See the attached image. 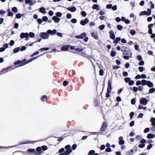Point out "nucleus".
Wrapping results in <instances>:
<instances>
[{
    "label": "nucleus",
    "instance_id": "f257e3e1",
    "mask_svg": "<svg viewBox=\"0 0 155 155\" xmlns=\"http://www.w3.org/2000/svg\"><path fill=\"white\" fill-rule=\"evenodd\" d=\"M121 50L124 54L125 55L123 56V58L125 60H128L129 58L132 57V53L129 49L124 46H122Z\"/></svg>",
    "mask_w": 155,
    "mask_h": 155
},
{
    "label": "nucleus",
    "instance_id": "f03ea898",
    "mask_svg": "<svg viewBox=\"0 0 155 155\" xmlns=\"http://www.w3.org/2000/svg\"><path fill=\"white\" fill-rule=\"evenodd\" d=\"M40 37L43 39H48L49 37V34L47 32H43L40 33Z\"/></svg>",
    "mask_w": 155,
    "mask_h": 155
},
{
    "label": "nucleus",
    "instance_id": "7ed1b4c3",
    "mask_svg": "<svg viewBox=\"0 0 155 155\" xmlns=\"http://www.w3.org/2000/svg\"><path fill=\"white\" fill-rule=\"evenodd\" d=\"M29 36V34L27 32L24 33L22 32L20 34V38L21 39H23L24 38H25V41H28L29 39L28 38V37Z\"/></svg>",
    "mask_w": 155,
    "mask_h": 155
},
{
    "label": "nucleus",
    "instance_id": "20e7f679",
    "mask_svg": "<svg viewBox=\"0 0 155 155\" xmlns=\"http://www.w3.org/2000/svg\"><path fill=\"white\" fill-rule=\"evenodd\" d=\"M107 126V123L105 121L103 122L102 124L100 130L102 131H104L106 129Z\"/></svg>",
    "mask_w": 155,
    "mask_h": 155
},
{
    "label": "nucleus",
    "instance_id": "39448f33",
    "mask_svg": "<svg viewBox=\"0 0 155 155\" xmlns=\"http://www.w3.org/2000/svg\"><path fill=\"white\" fill-rule=\"evenodd\" d=\"M140 102L141 104L145 105L148 103L147 100L145 98H141L140 100Z\"/></svg>",
    "mask_w": 155,
    "mask_h": 155
},
{
    "label": "nucleus",
    "instance_id": "423d86ee",
    "mask_svg": "<svg viewBox=\"0 0 155 155\" xmlns=\"http://www.w3.org/2000/svg\"><path fill=\"white\" fill-rule=\"evenodd\" d=\"M146 142V140L144 139H142L140 141V143H141V144H139L138 145V147L140 148H143L145 146V144H144V143H145Z\"/></svg>",
    "mask_w": 155,
    "mask_h": 155
},
{
    "label": "nucleus",
    "instance_id": "0eeeda50",
    "mask_svg": "<svg viewBox=\"0 0 155 155\" xmlns=\"http://www.w3.org/2000/svg\"><path fill=\"white\" fill-rule=\"evenodd\" d=\"M86 33L83 32L80 35H76L75 38L78 39H82L86 36Z\"/></svg>",
    "mask_w": 155,
    "mask_h": 155
},
{
    "label": "nucleus",
    "instance_id": "6e6552de",
    "mask_svg": "<svg viewBox=\"0 0 155 155\" xmlns=\"http://www.w3.org/2000/svg\"><path fill=\"white\" fill-rule=\"evenodd\" d=\"M42 153L41 147H38L36 149L35 154V155H40Z\"/></svg>",
    "mask_w": 155,
    "mask_h": 155
},
{
    "label": "nucleus",
    "instance_id": "1a4fd4ad",
    "mask_svg": "<svg viewBox=\"0 0 155 155\" xmlns=\"http://www.w3.org/2000/svg\"><path fill=\"white\" fill-rule=\"evenodd\" d=\"M26 62H22V61H21L20 60H18L17 61H15L14 62V64L16 65L18 64H19V66H21L23 65H24L26 64H25Z\"/></svg>",
    "mask_w": 155,
    "mask_h": 155
},
{
    "label": "nucleus",
    "instance_id": "9d476101",
    "mask_svg": "<svg viewBox=\"0 0 155 155\" xmlns=\"http://www.w3.org/2000/svg\"><path fill=\"white\" fill-rule=\"evenodd\" d=\"M122 136H120L119 138V144L120 145H123L124 143V141L123 140Z\"/></svg>",
    "mask_w": 155,
    "mask_h": 155
},
{
    "label": "nucleus",
    "instance_id": "9b49d317",
    "mask_svg": "<svg viewBox=\"0 0 155 155\" xmlns=\"http://www.w3.org/2000/svg\"><path fill=\"white\" fill-rule=\"evenodd\" d=\"M47 32L48 34L53 35L57 33V30L56 29H54L52 30H48L47 31Z\"/></svg>",
    "mask_w": 155,
    "mask_h": 155
},
{
    "label": "nucleus",
    "instance_id": "f8f14e48",
    "mask_svg": "<svg viewBox=\"0 0 155 155\" xmlns=\"http://www.w3.org/2000/svg\"><path fill=\"white\" fill-rule=\"evenodd\" d=\"M109 33L110 38L112 39H114L115 38V36L114 32L110 30L109 31Z\"/></svg>",
    "mask_w": 155,
    "mask_h": 155
},
{
    "label": "nucleus",
    "instance_id": "ddd939ff",
    "mask_svg": "<svg viewBox=\"0 0 155 155\" xmlns=\"http://www.w3.org/2000/svg\"><path fill=\"white\" fill-rule=\"evenodd\" d=\"M89 20L87 18H85L84 20H82L80 21V24L82 25H85L87 23H88Z\"/></svg>",
    "mask_w": 155,
    "mask_h": 155
},
{
    "label": "nucleus",
    "instance_id": "4468645a",
    "mask_svg": "<svg viewBox=\"0 0 155 155\" xmlns=\"http://www.w3.org/2000/svg\"><path fill=\"white\" fill-rule=\"evenodd\" d=\"M112 89L111 87V83L110 80H109L108 82V87L107 89V91H111Z\"/></svg>",
    "mask_w": 155,
    "mask_h": 155
},
{
    "label": "nucleus",
    "instance_id": "2eb2a0df",
    "mask_svg": "<svg viewBox=\"0 0 155 155\" xmlns=\"http://www.w3.org/2000/svg\"><path fill=\"white\" fill-rule=\"evenodd\" d=\"M52 19L56 23H58L59 22L60 20V18H58L56 16H53L52 18Z\"/></svg>",
    "mask_w": 155,
    "mask_h": 155
},
{
    "label": "nucleus",
    "instance_id": "dca6fc26",
    "mask_svg": "<svg viewBox=\"0 0 155 155\" xmlns=\"http://www.w3.org/2000/svg\"><path fill=\"white\" fill-rule=\"evenodd\" d=\"M65 148L66 150L63 153H61L59 155H68V145H66Z\"/></svg>",
    "mask_w": 155,
    "mask_h": 155
},
{
    "label": "nucleus",
    "instance_id": "f3484780",
    "mask_svg": "<svg viewBox=\"0 0 155 155\" xmlns=\"http://www.w3.org/2000/svg\"><path fill=\"white\" fill-rule=\"evenodd\" d=\"M91 35L94 39H98V37L97 33L92 32L91 33Z\"/></svg>",
    "mask_w": 155,
    "mask_h": 155
},
{
    "label": "nucleus",
    "instance_id": "a211bd4d",
    "mask_svg": "<svg viewBox=\"0 0 155 155\" xmlns=\"http://www.w3.org/2000/svg\"><path fill=\"white\" fill-rule=\"evenodd\" d=\"M39 11L43 14H45L46 12L45 9L44 7L40 8L39 9Z\"/></svg>",
    "mask_w": 155,
    "mask_h": 155
},
{
    "label": "nucleus",
    "instance_id": "6ab92c4d",
    "mask_svg": "<svg viewBox=\"0 0 155 155\" xmlns=\"http://www.w3.org/2000/svg\"><path fill=\"white\" fill-rule=\"evenodd\" d=\"M121 40L120 38L119 37H118L116 38L115 40L113 41V43L114 44L116 45L117 43H118Z\"/></svg>",
    "mask_w": 155,
    "mask_h": 155
},
{
    "label": "nucleus",
    "instance_id": "aec40b11",
    "mask_svg": "<svg viewBox=\"0 0 155 155\" xmlns=\"http://www.w3.org/2000/svg\"><path fill=\"white\" fill-rule=\"evenodd\" d=\"M92 8L94 9H96L97 11H98L99 10V5L97 4H95L93 5Z\"/></svg>",
    "mask_w": 155,
    "mask_h": 155
},
{
    "label": "nucleus",
    "instance_id": "412c9836",
    "mask_svg": "<svg viewBox=\"0 0 155 155\" xmlns=\"http://www.w3.org/2000/svg\"><path fill=\"white\" fill-rule=\"evenodd\" d=\"M68 9L69 11L72 12H74L76 11V8L75 7L73 6L72 7L68 8Z\"/></svg>",
    "mask_w": 155,
    "mask_h": 155
},
{
    "label": "nucleus",
    "instance_id": "4be33fe9",
    "mask_svg": "<svg viewBox=\"0 0 155 155\" xmlns=\"http://www.w3.org/2000/svg\"><path fill=\"white\" fill-rule=\"evenodd\" d=\"M62 51H67L68 50V45H65L62 47L61 49Z\"/></svg>",
    "mask_w": 155,
    "mask_h": 155
},
{
    "label": "nucleus",
    "instance_id": "5701e85b",
    "mask_svg": "<svg viewBox=\"0 0 155 155\" xmlns=\"http://www.w3.org/2000/svg\"><path fill=\"white\" fill-rule=\"evenodd\" d=\"M147 85L149 87H152L153 86V83L149 81H147Z\"/></svg>",
    "mask_w": 155,
    "mask_h": 155
},
{
    "label": "nucleus",
    "instance_id": "b1692460",
    "mask_svg": "<svg viewBox=\"0 0 155 155\" xmlns=\"http://www.w3.org/2000/svg\"><path fill=\"white\" fill-rule=\"evenodd\" d=\"M38 141H39L38 140V141H28L27 142L25 141H23L22 142L20 143V144L21 145V144H27V143H31V142H36Z\"/></svg>",
    "mask_w": 155,
    "mask_h": 155
},
{
    "label": "nucleus",
    "instance_id": "393cba45",
    "mask_svg": "<svg viewBox=\"0 0 155 155\" xmlns=\"http://www.w3.org/2000/svg\"><path fill=\"white\" fill-rule=\"evenodd\" d=\"M154 137L155 135L152 134H149L147 136V138L149 139L153 138Z\"/></svg>",
    "mask_w": 155,
    "mask_h": 155
},
{
    "label": "nucleus",
    "instance_id": "a878e982",
    "mask_svg": "<svg viewBox=\"0 0 155 155\" xmlns=\"http://www.w3.org/2000/svg\"><path fill=\"white\" fill-rule=\"evenodd\" d=\"M27 151L28 152L32 153H34V154H35V149H31V148H30L28 149L27 150Z\"/></svg>",
    "mask_w": 155,
    "mask_h": 155
},
{
    "label": "nucleus",
    "instance_id": "bb28decb",
    "mask_svg": "<svg viewBox=\"0 0 155 155\" xmlns=\"http://www.w3.org/2000/svg\"><path fill=\"white\" fill-rule=\"evenodd\" d=\"M148 13L146 11H143L140 12L139 14L140 16L147 15Z\"/></svg>",
    "mask_w": 155,
    "mask_h": 155
},
{
    "label": "nucleus",
    "instance_id": "cd10ccee",
    "mask_svg": "<svg viewBox=\"0 0 155 155\" xmlns=\"http://www.w3.org/2000/svg\"><path fill=\"white\" fill-rule=\"evenodd\" d=\"M83 50L84 48H77L75 49V50L78 52H81L83 51Z\"/></svg>",
    "mask_w": 155,
    "mask_h": 155
},
{
    "label": "nucleus",
    "instance_id": "c85d7f7f",
    "mask_svg": "<svg viewBox=\"0 0 155 155\" xmlns=\"http://www.w3.org/2000/svg\"><path fill=\"white\" fill-rule=\"evenodd\" d=\"M147 81L144 79H143L141 81V84L143 86H144L146 85H147Z\"/></svg>",
    "mask_w": 155,
    "mask_h": 155
},
{
    "label": "nucleus",
    "instance_id": "c756f323",
    "mask_svg": "<svg viewBox=\"0 0 155 155\" xmlns=\"http://www.w3.org/2000/svg\"><path fill=\"white\" fill-rule=\"evenodd\" d=\"M20 50V48L19 47L16 48H14L13 50V52L16 53L18 52Z\"/></svg>",
    "mask_w": 155,
    "mask_h": 155
},
{
    "label": "nucleus",
    "instance_id": "7c9ffc66",
    "mask_svg": "<svg viewBox=\"0 0 155 155\" xmlns=\"http://www.w3.org/2000/svg\"><path fill=\"white\" fill-rule=\"evenodd\" d=\"M134 150H133L131 149L129 150L128 152H126V154L128 155L129 154V155H133V154H131V153H133V152Z\"/></svg>",
    "mask_w": 155,
    "mask_h": 155
},
{
    "label": "nucleus",
    "instance_id": "2f4dec72",
    "mask_svg": "<svg viewBox=\"0 0 155 155\" xmlns=\"http://www.w3.org/2000/svg\"><path fill=\"white\" fill-rule=\"evenodd\" d=\"M12 11L16 13L18 12V10L17 7H13L12 9Z\"/></svg>",
    "mask_w": 155,
    "mask_h": 155
},
{
    "label": "nucleus",
    "instance_id": "473e14b6",
    "mask_svg": "<svg viewBox=\"0 0 155 155\" xmlns=\"http://www.w3.org/2000/svg\"><path fill=\"white\" fill-rule=\"evenodd\" d=\"M155 91V88H152L149 89V92L150 93H153Z\"/></svg>",
    "mask_w": 155,
    "mask_h": 155
},
{
    "label": "nucleus",
    "instance_id": "72a5a7b5",
    "mask_svg": "<svg viewBox=\"0 0 155 155\" xmlns=\"http://www.w3.org/2000/svg\"><path fill=\"white\" fill-rule=\"evenodd\" d=\"M111 91H107L106 94V97L107 98L109 97L110 96V94L111 93Z\"/></svg>",
    "mask_w": 155,
    "mask_h": 155
},
{
    "label": "nucleus",
    "instance_id": "f704fd0d",
    "mask_svg": "<svg viewBox=\"0 0 155 155\" xmlns=\"http://www.w3.org/2000/svg\"><path fill=\"white\" fill-rule=\"evenodd\" d=\"M95 153V151L94 150H90L88 153L89 155H93Z\"/></svg>",
    "mask_w": 155,
    "mask_h": 155
},
{
    "label": "nucleus",
    "instance_id": "c9c22d12",
    "mask_svg": "<svg viewBox=\"0 0 155 155\" xmlns=\"http://www.w3.org/2000/svg\"><path fill=\"white\" fill-rule=\"evenodd\" d=\"M130 80V78L129 77L125 78H124V81L126 83L129 82Z\"/></svg>",
    "mask_w": 155,
    "mask_h": 155
},
{
    "label": "nucleus",
    "instance_id": "e433bc0d",
    "mask_svg": "<svg viewBox=\"0 0 155 155\" xmlns=\"http://www.w3.org/2000/svg\"><path fill=\"white\" fill-rule=\"evenodd\" d=\"M136 98H132L131 101V102L132 104H134L136 102Z\"/></svg>",
    "mask_w": 155,
    "mask_h": 155
},
{
    "label": "nucleus",
    "instance_id": "4c0bfd02",
    "mask_svg": "<svg viewBox=\"0 0 155 155\" xmlns=\"http://www.w3.org/2000/svg\"><path fill=\"white\" fill-rule=\"evenodd\" d=\"M116 52L114 51H112L110 52V55L111 56L114 57L116 55Z\"/></svg>",
    "mask_w": 155,
    "mask_h": 155
},
{
    "label": "nucleus",
    "instance_id": "58836bf2",
    "mask_svg": "<svg viewBox=\"0 0 155 155\" xmlns=\"http://www.w3.org/2000/svg\"><path fill=\"white\" fill-rule=\"evenodd\" d=\"M28 34L30 37L31 38L34 37L35 36V34L32 32H30Z\"/></svg>",
    "mask_w": 155,
    "mask_h": 155
},
{
    "label": "nucleus",
    "instance_id": "ea45409f",
    "mask_svg": "<svg viewBox=\"0 0 155 155\" xmlns=\"http://www.w3.org/2000/svg\"><path fill=\"white\" fill-rule=\"evenodd\" d=\"M130 34L132 35H135L136 34V32L134 30H131L130 31Z\"/></svg>",
    "mask_w": 155,
    "mask_h": 155
},
{
    "label": "nucleus",
    "instance_id": "a19ab883",
    "mask_svg": "<svg viewBox=\"0 0 155 155\" xmlns=\"http://www.w3.org/2000/svg\"><path fill=\"white\" fill-rule=\"evenodd\" d=\"M48 147L45 145H43L42 146V149L43 151H45L47 150Z\"/></svg>",
    "mask_w": 155,
    "mask_h": 155
},
{
    "label": "nucleus",
    "instance_id": "79ce46f5",
    "mask_svg": "<svg viewBox=\"0 0 155 155\" xmlns=\"http://www.w3.org/2000/svg\"><path fill=\"white\" fill-rule=\"evenodd\" d=\"M49 49V48H42L40 49L39 50L41 51H47Z\"/></svg>",
    "mask_w": 155,
    "mask_h": 155
},
{
    "label": "nucleus",
    "instance_id": "37998d69",
    "mask_svg": "<svg viewBox=\"0 0 155 155\" xmlns=\"http://www.w3.org/2000/svg\"><path fill=\"white\" fill-rule=\"evenodd\" d=\"M123 28V26L120 25H118L117 26V29L120 31Z\"/></svg>",
    "mask_w": 155,
    "mask_h": 155
},
{
    "label": "nucleus",
    "instance_id": "c03bdc74",
    "mask_svg": "<svg viewBox=\"0 0 155 155\" xmlns=\"http://www.w3.org/2000/svg\"><path fill=\"white\" fill-rule=\"evenodd\" d=\"M137 58L139 61H141L142 60V58L141 55H138L137 56Z\"/></svg>",
    "mask_w": 155,
    "mask_h": 155
},
{
    "label": "nucleus",
    "instance_id": "a18cd8bd",
    "mask_svg": "<svg viewBox=\"0 0 155 155\" xmlns=\"http://www.w3.org/2000/svg\"><path fill=\"white\" fill-rule=\"evenodd\" d=\"M138 68L139 71L141 72H143L144 69V68L143 67H139Z\"/></svg>",
    "mask_w": 155,
    "mask_h": 155
},
{
    "label": "nucleus",
    "instance_id": "49530a36",
    "mask_svg": "<svg viewBox=\"0 0 155 155\" xmlns=\"http://www.w3.org/2000/svg\"><path fill=\"white\" fill-rule=\"evenodd\" d=\"M104 74V71L102 69H100L99 70V74L100 76H103Z\"/></svg>",
    "mask_w": 155,
    "mask_h": 155
},
{
    "label": "nucleus",
    "instance_id": "de8ad7c7",
    "mask_svg": "<svg viewBox=\"0 0 155 155\" xmlns=\"http://www.w3.org/2000/svg\"><path fill=\"white\" fill-rule=\"evenodd\" d=\"M56 15L57 17H61L62 15V14L60 12H58L56 13Z\"/></svg>",
    "mask_w": 155,
    "mask_h": 155
},
{
    "label": "nucleus",
    "instance_id": "09e8293b",
    "mask_svg": "<svg viewBox=\"0 0 155 155\" xmlns=\"http://www.w3.org/2000/svg\"><path fill=\"white\" fill-rule=\"evenodd\" d=\"M105 27V25H102L100 26L99 27V28L101 30H103Z\"/></svg>",
    "mask_w": 155,
    "mask_h": 155
},
{
    "label": "nucleus",
    "instance_id": "8fccbe9b",
    "mask_svg": "<svg viewBox=\"0 0 155 155\" xmlns=\"http://www.w3.org/2000/svg\"><path fill=\"white\" fill-rule=\"evenodd\" d=\"M42 20L44 21H46L48 20V18L46 16H44L42 18Z\"/></svg>",
    "mask_w": 155,
    "mask_h": 155
},
{
    "label": "nucleus",
    "instance_id": "3c124183",
    "mask_svg": "<svg viewBox=\"0 0 155 155\" xmlns=\"http://www.w3.org/2000/svg\"><path fill=\"white\" fill-rule=\"evenodd\" d=\"M72 151V149L71 148L70 145H68V155H69Z\"/></svg>",
    "mask_w": 155,
    "mask_h": 155
},
{
    "label": "nucleus",
    "instance_id": "603ef678",
    "mask_svg": "<svg viewBox=\"0 0 155 155\" xmlns=\"http://www.w3.org/2000/svg\"><path fill=\"white\" fill-rule=\"evenodd\" d=\"M15 17L17 18H20L21 17V15L20 13L17 14H16Z\"/></svg>",
    "mask_w": 155,
    "mask_h": 155
},
{
    "label": "nucleus",
    "instance_id": "864d4df0",
    "mask_svg": "<svg viewBox=\"0 0 155 155\" xmlns=\"http://www.w3.org/2000/svg\"><path fill=\"white\" fill-rule=\"evenodd\" d=\"M94 105L95 107H97L99 105L98 102L97 100H96L94 101Z\"/></svg>",
    "mask_w": 155,
    "mask_h": 155
},
{
    "label": "nucleus",
    "instance_id": "5fc2aeb1",
    "mask_svg": "<svg viewBox=\"0 0 155 155\" xmlns=\"http://www.w3.org/2000/svg\"><path fill=\"white\" fill-rule=\"evenodd\" d=\"M134 83V81L133 80H130V81L129 82V85L130 86L132 85H133Z\"/></svg>",
    "mask_w": 155,
    "mask_h": 155
},
{
    "label": "nucleus",
    "instance_id": "6e6d98bb",
    "mask_svg": "<svg viewBox=\"0 0 155 155\" xmlns=\"http://www.w3.org/2000/svg\"><path fill=\"white\" fill-rule=\"evenodd\" d=\"M21 51H23L26 49V47L25 46H22L20 49Z\"/></svg>",
    "mask_w": 155,
    "mask_h": 155
},
{
    "label": "nucleus",
    "instance_id": "4d7b16f0",
    "mask_svg": "<svg viewBox=\"0 0 155 155\" xmlns=\"http://www.w3.org/2000/svg\"><path fill=\"white\" fill-rule=\"evenodd\" d=\"M134 113L133 112H131L130 114V117L131 119L134 116Z\"/></svg>",
    "mask_w": 155,
    "mask_h": 155
},
{
    "label": "nucleus",
    "instance_id": "13d9d810",
    "mask_svg": "<svg viewBox=\"0 0 155 155\" xmlns=\"http://www.w3.org/2000/svg\"><path fill=\"white\" fill-rule=\"evenodd\" d=\"M81 14L82 16L85 17L86 15V13L84 11H82L81 12Z\"/></svg>",
    "mask_w": 155,
    "mask_h": 155
},
{
    "label": "nucleus",
    "instance_id": "bf43d9fd",
    "mask_svg": "<svg viewBox=\"0 0 155 155\" xmlns=\"http://www.w3.org/2000/svg\"><path fill=\"white\" fill-rule=\"evenodd\" d=\"M105 151L107 152H110L112 151V150L110 148H107L106 149Z\"/></svg>",
    "mask_w": 155,
    "mask_h": 155
},
{
    "label": "nucleus",
    "instance_id": "052dcab7",
    "mask_svg": "<svg viewBox=\"0 0 155 155\" xmlns=\"http://www.w3.org/2000/svg\"><path fill=\"white\" fill-rule=\"evenodd\" d=\"M144 61L143 60L140 61V62H139V64L140 65L142 66L144 65Z\"/></svg>",
    "mask_w": 155,
    "mask_h": 155
},
{
    "label": "nucleus",
    "instance_id": "680f3d73",
    "mask_svg": "<svg viewBox=\"0 0 155 155\" xmlns=\"http://www.w3.org/2000/svg\"><path fill=\"white\" fill-rule=\"evenodd\" d=\"M123 75L124 77H127L128 75V73L127 71H124L123 73Z\"/></svg>",
    "mask_w": 155,
    "mask_h": 155
},
{
    "label": "nucleus",
    "instance_id": "e2e57ef3",
    "mask_svg": "<svg viewBox=\"0 0 155 155\" xmlns=\"http://www.w3.org/2000/svg\"><path fill=\"white\" fill-rule=\"evenodd\" d=\"M120 68V67L117 65H114L113 67V69H116L119 68Z\"/></svg>",
    "mask_w": 155,
    "mask_h": 155
},
{
    "label": "nucleus",
    "instance_id": "0e129e2a",
    "mask_svg": "<svg viewBox=\"0 0 155 155\" xmlns=\"http://www.w3.org/2000/svg\"><path fill=\"white\" fill-rule=\"evenodd\" d=\"M153 146V145L151 144H150L147 147V149L149 150Z\"/></svg>",
    "mask_w": 155,
    "mask_h": 155
},
{
    "label": "nucleus",
    "instance_id": "69168bd1",
    "mask_svg": "<svg viewBox=\"0 0 155 155\" xmlns=\"http://www.w3.org/2000/svg\"><path fill=\"white\" fill-rule=\"evenodd\" d=\"M14 44V41L13 40H12L10 41L9 45L11 46H12Z\"/></svg>",
    "mask_w": 155,
    "mask_h": 155
},
{
    "label": "nucleus",
    "instance_id": "338daca9",
    "mask_svg": "<svg viewBox=\"0 0 155 155\" xmlns=\"http://www.w3.org/2000/svg\"><path fill=\"white\" fill-rule=\"evenodd\" d=\"M71 22L72 23H75L77 22V20L75 18H73V19H72L71 20Z\"/></svg>",
    "mask_w": 155,
    "mask_h": 155
},
{
    "label": "nucleus",
    "instance_id": "774afa93",
    "mask_svg": "<svg viewBox=\"0 0 155 155\" xmlns=\"http://www.w3.org/2000/svg\"><path fill=\"white\" fill-rule=\"evenodd\" d=\"M48 14L50 16H52L53 15L54 13L51 10H50L48 12Z\"/></svg>",
    "mask_w": 155,
    "mask_h": 155
}]
</instances>
